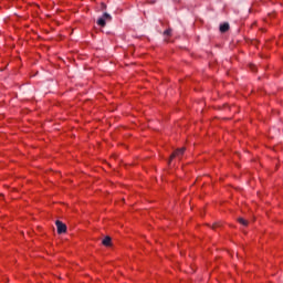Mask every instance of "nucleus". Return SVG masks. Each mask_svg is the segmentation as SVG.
<instances>
[{"label": "nucleus", "mask_w": 283, "mask_h": 283, "mask_svg": "<svg viewBox=\"0 0 283 283\" xmlns=\"http://www.w3.org/2000/svg\"><path fill=\"white\" fill-rule=\"evenodd\" d=\"M105 21H112V15H109L108 13H104L103 17L97 20V25H101V28H105Z\"/></svg>", "instance_id": "f257e3e1"}, {"label": "nucleus", "mask_w": 283, "mask_h": 283, "mask_svg": "<svg viewBox=\"0 0 283 283\" xmlns=\"http://www.w3.org/2000/svg\"><path fill=\"white\" fill-rule=\"evenodd\" d=\"M184 154H185V148L177 149L170 156V160H174V158H182Z\"/></svg>", "instance_id": "f03ea898"}, {"label": "nucleus", "mask_w": 283, "mask_h": 283, "mask_svg": "<svg viewBox=\"0 0 283 283\" xmlns=\"http://www.w3.org/2000/svg\"><path fill=\"white\" fill-rule=\"evenodd\" d=\"M55 224L57 227V233H65V231H67V226H65L63 222L56 221Z\"/></svg>", "instance_id": "7ed1b4c3"}, {"label": "nucleus", "mask_w": 283, "mask_h": 283, "mask_svg": "<svg viewBox=\"0 0 283 283\" xmlns=\"http://www.w3.org/2000/svg\"><path fill=\"white\" fill-rule=\"evenodd\" d=\"M102 244H104V247H111L112 244V238L109 237H105L102 241Z\"/></svg>", "instance_id": "20e7f679"}, {"label": "nucleus", "mask_w": 283, "mask_h": 283, "mask_svg": "<svg viewBox=\"0 0 283 283\" xmlns=\"http://www.w3.org/2000/svg\"><path fill=\"white\" fill-rule=\"evenodd\" d=\"M229 30V23H223L220 25V32H227Z\"/></svg>", "instance_id": "39448f33"}, {"label": "nucleus", "mask_w": 283, "mask_h": 283, "mask_svg": "<svg viewBox=\"0 0 283 283\" xmlns=\"http://www.w3.org/2000/svg\"><path fill=\"white\" fill-rule=\"evenodd\" d=\"M239 222L240 224H242L243 227H247L249 224V221L244 220L243 218H239Z\"/></svg>", "instance_id": "423d86ee"}, {"label": "nucleus", "mask_w": 283, "mask_h": 283, "mask_svg": "<svg viewBox=\"0 0 283 283\" xmlns=\"http://www.w3.org/2000/svg\"><path fill=\"white\" fill-rule=\"evenodd\" d=\"M165 34H169V31H166Z\"/></svg>", "instance_id": "0eeeda50"}]
</instances>
